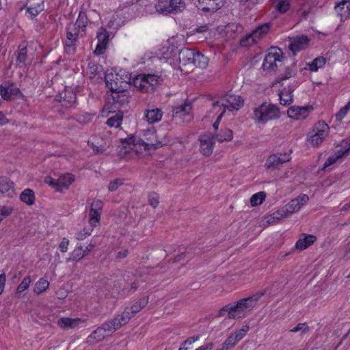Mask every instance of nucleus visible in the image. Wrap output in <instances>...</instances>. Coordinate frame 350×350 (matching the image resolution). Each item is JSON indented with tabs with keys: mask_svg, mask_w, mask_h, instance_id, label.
Wrapping results in <instances>:
<instances>
[{
	"mask_svg": "<svg viewBox=\"0 0 350 350\" xmlns=\"http://www.w3.org/2000/svg\"><path fill=\"white\" fill-rule=\"evenodd\" d=\"M264 295V291L258 292L250 297L241 299L235 305H232L237 319L243 317L246 313L250 312Z\"/></svg>",
	"mask_w": 350,
	"mask_h": 350,
	"instance_id": "f257e3e1",
	"label": "nucleus"
},
{
	"mask_svg": "<svg viewBox=\"0 0 350 350\" xmlns=\"http://www.w3.org/2000/svg\"><path fill=\"white\" fill-rule=\"evenodd\" d=\"M161 80V77L153 74H140L133 79L134 86L142 92H152Z\"/></svg>",
	"mask_w": 350,
	"mask_h": 350,
	"instance_id": "f03ea898",
	"label": "nucleus"
},
{
	"mask_svg": "<svg viewBox=\"0 0 350 350\" xmlns=\"http://www.w3.org/2000/svg\"><path fill=\"white\" fill-rule=\"evenodd\" d=\"M280 117V111L277 106L272 104L263 103L254 111L253 118L258 123L265 124L269 120Z\"/></svg>",
	"mask_w": 350,
	"mask_h": 350,
	"instance_id": "7ed1b4c3",
	"label": "nucleus"
},
{
	"mask_svg": "<svg viewBox=\"0 0 350 350\" xmlns=\"http://www.w3.org/2000/svg\"><path fill=\"white\" fill-rule=\"evenodd\" d=\"M154 8L159 14L167 15L182 12L185 3L183 0H158Z\"/></svg>",
	"mask_w": 350,
	"mask_h": 350,
	"instance_id": "20e7f679",
	"label": "nucleus"
},
{
	"mask_svg": "<svg viewBox=\"0 0 350 350\" xmlns=\"http://www.w3.org/2000/svg\"><path fill=\"white\" fill-rule=\"evenodd\" d=\"M283 53L279 48H271L265 56L262 64L265 70H275L277 68V62H281L283 59Z\"/></svg>",
	"mask_w": 350,
	"mask_h": 350,
	"instance_id": "39448f33",
	"label": "nucleus"
},
{
	"mask_svg": "<svg viewBox=\"0 0 350 350\" xmlns=\"http://www.w3.org/2000/svg\"><path fill=\"white\" fill-rule=\"evenodd\" d=\"M192 105L185 102L173 109L172 118L179 122H189L191 120Z\"/></svg>",
	"mask_w": 350,
	"mask_h": 350,
	"instance_id": "423d86ee",
	"label": "nucleus"
},
{
	"mask_svg": "<svg viewBox=\"0 0 350 350\" xmlns=\"http://www.w3.org/2000/svg\"><path fill=\"white\" fill-rule=\"evenodd\" d=\"M301 208L299 202L296 198L291 200L286 205L273 213V218L278 220L287 217L293 213L298 211Z\"/></svg>",
	"mask_w": 350,
	"mask_h": 350,
	"instance_id": "0eeeda50",
	"label": "nucleus"
},
{
	"mask_svg": "<svg viewBox=\"0 0 350 350\" xmlns=\"http://www.w3.org/2000/svg\"><path fill=\"white\" fill-rule=\"evenodd\" d=\"M98 44L94 51V54L99 55L105 53L109 40V33L104 27L98 28L96 33Z\"/></svg>",
	"mask_w": 350,
	"mask_h": 350,
	"instance_id": "6e6552de",
	"label": "nucleus"
},
{
	"mask_svg": "<svg viewBox=\"0 0 350 350\" xmlns=\"http://www.w3.org/2000/svg\"><path fill=\"white\" fill-rule=\"evenodd\" d=\"M291 160L289 154H273L270 155L266 161L265 166L268 169H278L282 164Z\"/></svg>",
	"mask_w": 350,
	"mask_h": 350,
	"instance_id": "1a4fd4ad",
	"label": "nucleus"
},
{
	"mask_svg": "<svg viewBox=\"0 0 350 350\" xmlns=\"http://www.w3.org/2000/svg\"><path fill=\"white\" fill-rule=\"evenodd\" d=\"M224 105V111L239 110L243 104V100L240 96L228 94L221 98Z\"/></svg>",
	"mask_w": 350,
	"mask_h": 350,
	"instance_id": "9d476101",
	"label": "nucleus"
},
{
	"mask_svg": "<svg viewBox=\"0 0 350 350\" xmlns=\"http://www.w3.org/2000/svg\"><path fill=\"white\" fill-rule=\"evenodd\" d=\"M198 10L204 13H213L224 6V4H216L212 0H192Z\"/></svg>",
	"mask_w": 350,
	"mask_h": 350,
	"instance_id": "9b49d317",
	"label": "nucleus"
},
{
	"mask_svg": "<svg viewBox=\"0 0 350 350\" xmlns=\"http://www.w3.org/2000/svg\"><path fill=\"white\" fill-rule=\"evenodd\" d=\"M155 138L156 139L154 141L148 139V140L149 141L148 142L142 141V146H144L148 150H156L163 147V146L168 144V143L170 142V139L167 138L166 134H159L157 133L155 134Z\"/></svg>",
	"mask_w": 350,
	"mask_h": 350,
	"instance_id": "f8f14e48",
	"label": "nucleus"
},
{
	"mask_svg": "<svg viewBox=\"0 0 350 350\" xmlns=\"http://www.w3.org/2000/svg\"><path fill=\"white\" fill-rule=\"evenodd\" d=\"M200 151L206 157L210 156L213 151L215 139L211 135H205L200 137Z\"/></svg>",
	"mask_w": 350,
	"mask_h": 350,
	"instance_id": "ddd939ff",
	"label": "nucleus"
},
{
	"mask_svg": "<svg viewBox=\"0 0 350 350\" xmlns=\"http://www.w3.org/2000/svg\"><path fill=\"white\" fill-rule=\"evenodd\" d=\"M81 32V31L76 29V28H75L74 32L67 28L66 40L65 41V50L67 53H75L76 42L78 40V37Z\"/></svg>",
	"mask_w": 350,
	"mask_h": 350,
	"instance_id": "4468645a",
	"label": "nucleus"
},
{
	"mask_svg": "<svg viewBox=\"0 0 350 350\" xmlns=\"http://www.w3.org/2000/svg\"><path fill=\"white\" fill-rule=\"evenodd\" d=\"M309 39L306 36L301 35L291 38L289 49L294 54L304 49L308 45Z\"/></svg>",
	"mask_w": 350,
	"mask_h": 350,
	"instance_id": "2eb2a0df",
	"label": "nucleus"
},
{
	"mask_svg": "<svg viewBox=\"0 0 350 350\" xmlns=\"http://www.w3.org/2000/svg\"><path fill=\"white\" fill-rule=\"evenodd\" d=\"M310 110V107H309L293 106L288 109L287 113L289 118L299 120L306 118L308 116Z\"/></svg>",
	"mask_w": 350,
	"mask_h": 350,
	"instance_id": "dca6fc26",
	"label": "nucleus"
},
{
	"mask_svg": "<svg viewBox=\"0 0 350 350\" xmlns=\"http://www.w3.org/2000/svg\"><path fill=\"white\" fill-rule=\"evenodd\" d=\"M0 193L9 198L15 195L14 183L6 177H0Z\"/></svg>",
	"mask_w": 350,
	"mask_h": 350,
	"instance_id": "f3484780",
	"label": "nucleus"
},
{
	"mask_svg": "<svg viewBox=\"0 0 350 350\" xmlns=\"http://www.w3.org/2000/svg\"><path fill=\"white\" fill-rule=\"evenodd\" d=\"M82 322H83V321L80 318L72 319L69 317H62L58 319L57 325L62 329L66 330L68 329H74Z\"/></svg>",
	"mask_w": 350,
	"mask_h": 350,
	"instance_id": "a211bd4d",
	"label": "nucleus"
},
{
	"mask_svg": "<svg viewBox=\"0 0 350 350\" xmlns=\"http://www.w3.org/2000/svg\"><path fill=\"white\" fill-rule=\"evenodd\" d=\"M113 105L115 108L124 107L129 102V92L126 90L112 94Z\"/></svg>",
	"mask_w": 350,
	"mask_h": 350,
	"instance_id": "6ab92c4d",
	"label": "nucleus"
},
{
	"mask_svg": "<svg viewBox=\"0 0 350 350\" xmlns=\"http://www.w3.org/2000/svg\"><path fill=\"white\" fill-rule=\"evenodd\" d=\"M335 11L341 21H345L350 16V2L342 1L335 6Z\"/></svg>",
	"mask_w": 350,
	"mask_h": 350,
	"instance_id": "aec40b11",
	"label": "nucleus"
},
{
	"mask_svg": "<svg viewBox=\"0 0 350 350\" xmlns=\"http://www.w3.org/2000/svg\"><path fill=\"white\" fill-rule=\"evenodd\" d=\"M59 102L66 107H71L75 103L77 96L75 92L66 90L64 92L59 94Z\"/></svg>",
	"mask_w": 350,
	"mask_h": 350,
	"instance_id": "412c9836",
	"label": "nucleus"
},
{
	"mask_svg": "<svg viewBox=\"0 0 350 350\" xmlns=\"http://www.w3.org/2000/svg\"><path fill=\"white\" fill-rule=\"evenodd\" d=\"M271 24L270 23H264L258 26L250 35V38L255 42L258 40L264 37L270 30Z\"/></svg>",
	"mask_w": 350,
	"mask_h": 350,
	"instance_id": "4be33fe9",
	"label": "nucleus"
},
{
	"mask_svg": "<svg viewBox=\"0 0 350 350\" xmlns=\"http://www.w3.org/2000/svg\"><path fill=\"white\" fill-rule=\"evenodd\" d=\"M195 50L189 48H183L178 51V59L183 65L191 64Z\"/></svg>",
	"mask_w": 350,
	"mask_h": 350,
	"instance_id": "5701e85b",
	"label": "nucleus"
},
{
	"mask_svg": "<svg viewBox=\"0 0 350 350\" xmlns=\"http://www.w3.org/2000/svg\"><path fill=\"white\" fill-rule=\"evenodd\" d=\"M163 116V111L161 109L154 108L146 109L144 118L149 124H153L159 122Z\"/></svg>",
	"mask_w": 350,
	"mask_h": 350,
	"instance_id": "b1692460",
	"label": "nucleus"
},
{
	"mask_svg": "<svg viewBox=\"0 0 350 350\" xmlns=\"http://www.w3.org/2000/svg\"><path fill=\"white\" fill-rule=\"evenodd\" d=\"M211 136L213 137L215 141H217L219 143L230 142L233 138V132L230 129L224 128L221 129L219 133H213Z\"/></svg>",
	"mask_w": 350,
	"mask_h": 350,
	"instance_id": "393cba45",
	"label": "nucleus"
},
{
	"mask_svg": "<svg viewBox=\"0 0 350 350\" xmlns=\"http://www.w3.org/2000/svg\"><path fill=\"white\" fill-rule=\"evenodd\" d=\"M107 332L108 329L105 327V324H102L88 337V342L94 343L102 340L105 337Z\"/></svg>",
	"mask_w": 350,
	"mask_h": 350,
	"instance_id": "a878e982",
	"label": "nucleus"
},
{
	"mask_svg": "<svg viewBox=\"0 0 350 350\" xmlns=\"http://www.w3.org/2000/svg\"><path fill=\"white\" fill-rule=\"evenodd\" d=\"M75 180V177L72 174H66L59 176L57 179V191H62L63 189H66Z\"/></svg>",
	"mask_w": 350,
	"mask_h": 350,
	"instance_id": "bb28decb",
	"label": "nucleus"
},
{
	"mask_svg": "<svg viewBox=\"0 0 350 350\" xmlns=\"http://www.w3.org/2000/svg\"><path fill=\"white\" fill-rule=\"evenodd\" d=\"M304 237L299 239L296 244L295 247L300 250H304L312 245L317 240V237L312 234H304Z\"/></svg>",
	"mask_w": 350,
	"mask_h": 350,
	"instance_id": "cd10ccee",
	"label": "nucleus"
},
{
	"mask_svg": "<svg viewBox=\"0 0 350 350\" xmlns=\"http://www.w3.org/2000/svg\"><path fill=\"white\" fill-rule=\"evenodd\" d=\"M88 23L89 19L87 13L82 10L80 11L75 26L76 28H78L79 31L83 32V33H81V37L85 35V31Z\"/></svg>",
	"mask_w": 350,
	"mask_h": 350,
	"instance_id": "c85d7f7f",
	"label": "nucleus"
},
{
	"mask_svg": "<svg viewBox=\"0 0 350 350\" xmlns=\"http://www.w3.org/2000/svg\"><path fill=\"white\" fill-rule=\"evenodd\" d=\"M269 1L275 3V10L281 14L286 13L290 10V0H269Z\"/></svg>",
	"mask_w": 350,
	"mask_h": 350,
	"instance_id": "c756f323",
	"label": "nucleus"
},
{
	"mask_svg": "<svg viewBox=\"0 0 350 350\" xmlns=\"http://www.w3.org/2000/svg\"><path fill=\"white\" fill-rule=\"evenodd\" d=\"M208 59L206 56H204L201 52L195 51L191 64L201 68H204L208 65Z\"/></svg>",
	"mask_w": 350,
	"mask_h": 350,
	"instance_id": "7c9ffc66",
	"label": "nucleus"
},
{
	"mask_svg": "<svg viewBox=\"0 0 350 350\" xmlns=\"http://www.w3.org/2000/svg\"><path fill=\"white\" fill-rule=\"evenodd\" d=\"M105 327L108 329V332H113L119 329L121 326L124 324L122 323V321L120 317V315L116 317L114 319L109 321H107L104 323Z\"/></svg>",
	"mask_w": 350,
	"mask_h": 350,
	"instance_id": "2f4dec72",
	"label": "nucleus"
},
{
	"mask_svg": "<svg viewBox=\"0 0 350 350\" xmlns=\"http://www.w3.org/2000/svg\"><path fill=\"white\" fill-rule=\"evenodd\" d=\"M280 104L282 105H289L293 103L292 91L284 89L279 94Z\"/></svg>",
	"mask_w": 350,
	"mask_h": 350,
	"instance_id": "473e14b6",
	"label": "nucleus"
},
{
	"mask_svg": "<svg viewBox=\"0 0 350 350\" xmlns=\"http://www.w3.org/2000/svg\"><path fill=\"white\" fill-rule=\"evenodd\" d=\"M20 198L27 205H32L35 202L34 192L30 189H26L21 193Z\"/></svg>",
	"mask_w": 350,
	"mask_h": 350,
	"instance_id": "72a5a7b5",
	"label": "nucleus"
},
{
	"mask_svg": "<svg viewBox=\"0 0 350 350\" xmlns=\"http://www.w3.org/2000/svg\"><path fill=\"white\" fill-rule=\"evenodd\" d=\"M123 114L120 111L118 113L109 118L107 120V124L110 127H119L122 121Z\"/></svg>",
	"mask_w": 350,
	"mask_h": 350,
	"instance_id": "f704fd0d",
	"label": "nucleus"
},
{
	"mask_svg": "<svg viewBox=\"0 0 350 350\" xmlns=\"http://www.w3.org/2000/svg\"><path fill=\"white\" fill-rule=\"evenodd\" d=\"M148 302V297H144L138 301L135 302L130 308H129L132 314L134 315L139 312L143 308H144Z\"/></svg>",
	"mask_w": 350,
	"mask_h": 350,
	"instance_id": "c9c22d12",
	"label": "nucleus"
},
{
	"mask_svg": "<svg viewBox=\"0 0 350 350\" xmlns=\"http://www.w3.org/2000/svg\"><path fill=\"white\" fill-rule=\"evenodd\" d=\"M328 130L329 126L325 122H319L315 124L313 132H314V134H318L325 138L328 134Z\"/></svg>",
	"mask_w": 350,
	"mask_h": 350,
	"instance_id": "e433bc0d",
	"label": "nucleus"
},
{
	"mask_svg": "<svg viewBox=\"0 0 350 350\" xmlns=\"http://www.w3.org/2000/svg\"><path fill=\"white\" fill-rule=\"evenodd\" d=\"M227 314L228 317L229 319H235L237 317H235V312L232 306L226 305L221 308L217 313V317H223Z\"/></svg>",
	"mask_w": 350,
	"mask_h": 350,
	"instance_id": "4c0bfd02",
	"label": "nucleus"
},
{
	"mask_svg": "<svg viewBox=\"0 0 350 350\" xmlns=\"http://www.w3.org/2000/svg\"><path fill=\"white\" fill-rule=\"evenodd\" d=\"M87 255L86 250H84L81 245L77 246L70 254V257L68 260L72 261H78L83 257Z\"/></svg>",
	"mask_w": 350,
	"mask_h": 350,
	"instance_id": "58836bf2",
	"label": "nucleus"
},
{
	"mask_svg": "<svg viewBox=\"0 0 350 350\" xmlns=\"http://www.w3.org/2000/svg\"><path fill=\"white\" fill-rule=\"evenodd\" d=\"M27 50L26 46L21 47V45H20L18 47V55H17V57L16 59V63L18 65H20V66L26 65V61H27Z\"/></svg>",
	"mask_w": 350,
	"mask_h": 350,
	"instance_id": "ea45409f",
	"label": "nucleus"
},
{
	"mask_svg": "<svg viewBox=\"0 0 350 350\" xmlns=\"http://www.w3.org/2000/svg\"><path fill=\"white\" fill-rule=\"evenodd\" d=\"M326 63V59L323 57H319L313 59V61L308 64L309 70L310 71H317L319 68L323 67Z\"/></svg>",
	"mask_w": 350,
	"mask_h": 350,
	"instance_id": "a19ab883",
	"label": "nucleus"
},
{
	"mask_svg": "<svg viewBox=\"0 0 350 350\" xmlns=\"http://www.w3.org/2000/svg\"><path fill=\"white\" fill-rule=\"evenodd\" d=\"M239 340L234 338V335L232 334L221 345V347L218 350H228L233 347Z\"/></svg>",
	"mask_w": 350,
	"mask_h": 350,
	"instance_id": "79ce46f5",
	"label": "nucleus"
},
{
	"mask_svg": "<svg viewBox=\"0 0 350 350\" xmlns=\"http://www.w3.org/2000/svg\"><path fill=\"white\" fill-rule=\"evenodd\" d=\"M49 286V282L43 278L40 279L35 285L34 292L36 294H40L46 291Z\"/></svg>",
	"mask_w": 350,
	"mask_h": 350,
	"instance_id": "37998d69",
	"label": "nucleus"
},
{
	"mask_svg": "<svg viewBox=\"0 0 350 350\" xmlns=\"http://www.w3.org/2000/svg\"><path fill=\"white\" fill-rule=\"evenodd\" d=\"M266 198V195L263 191L256 193L252 196L250 198L251 204L254 206L262 204Z\"/></svg>",
	"mask_w": 350,
	"mask_h": 350,
	"instance_id": "c03bdc74",
	"label": "nucleus"
},
{
	"mask_svg": "<svg viewBox=\"0 0 350 350\" xmlns=\"http://www.w3.org/2000/svg\"><path fill=\"white\" fill-rule=\"evenodd\" d=\"M101 212L90 211L89 222L91 226L95 227L99 223Z\"/></svg>",
	"mask_w": 350,
	"mask_h": 350,
	"instance_id": "a18cd8bd",
	"label": "nucleus"
},
{
	"mask_svg": "<svg viewBox=\"0 0 350 350\" xmlns=\"http://www.w3.org/2000/svg\"><path fill=\"white\" fill-rule=\"evenodd\" d=\"M224 105L221 98L219 100H217L213 103L211 112L213 113H220L219 115H221V117L224 116L226 111H224Z\"/></svg>",
	"mask_w": 350,
	"mask_h": 350,
	"instance_id": "49530a36",
	"label": "nucleus"
},
{
	"mask_svg": "<svg viewBox=\"0 0 350 350\" xmlns=\"http://www.w3.org/2000/svg\"><path fill=\"white\" fill-rule=\"evenodd\" d=\"M13 85H8V87H3L1 85L0 93L1 97L5 100H9L11 98L12 94Z\"/></svg>",
	"mask_w": 350,
	"mask_h": 350,
	"instance_id": "de8ad7c7",
	"label": "nucleus"
},
{
	"mask_svg": "<svg viewBox=\"0 0 350 350\" xmlns=\"http://www.w3.org/2000/svg\"><path fill=\"white\" fill-rule=\"evenodd\" d=\"M43 10V7L40 4H37L35 6L29 7L27 9V13L33 18L38 16Z\"/></svg>",
	"mask_w": 350,
	"mask_h": 350,
	"instance_id": "09e8293b",
	"label": "nucleus"
},
{
	"mask_svg": "<svg viewBox=\"0 0 350 350\" xmlns=\"http://www.w3.org/2000/svg\"><path fill=\"white\" fill-rule=\"evenodd\" d=\"M122 83L121 81H115V83H109V84L106 85L107 87L112 92V94H116V92H120L122 91L125 90L120 83Z\"/></svg>",
	"mask_w": 350,
	"mask_h": 350,
	"instance_id": "8fccbe9b",
	"label": "nucleus"
},
{
	"mask_svg": "<svg viewBox=\"0 0 350 350\" xmlns=\"http://www.w3.org/2000/svg\"><path fill=\"white\" fill-rule=\"evenodd\" d=\"M310 330V327L306 325V323H298L295 327L290 329V332L295 333L301 332L302 334L307 333Z\"/></svg>",
	"mask_w": 350,
	"mask_h": 350,
	"instance_id": "3c124183",
	"label": "nucleus"
},
{
	"mask_svg": "<svg viewBox=\"0 0 350 350\" xmlns=\"http://www.w3.org/2000/svg\"><path fill=\"white\" fill-rule=\"evenodd\" d=\"M123 183H124L123 179H120V178L115 179L109 183V186H108V190L111 192L116 191L119 188V187H120L121 185H123Z\"/></svg>",
	"mask_w": 350,
	"mask_h": 350,
	"instance_id": "603ef678",
	"label": "nucleus"
},
{
	"mask_svg": "<svg viewBox=\"0 0 350 350\" xmlns=\"http://www.w3.org/2000/svg\"><path fill=\"white\" fill-rule=\"evenodd\" d=\"M30 282L31 278L29 276H26L25 278H24L21 283L18 285L17 288V293H20L27 290L29 288Z\"/></svg>",
	"mask_w": 350,
	"mask_h": 350,
	"instance_id": "864d4df0",
	"label": "nucleus"
},
{
	"mask_svg": "<svg viewBox=\"0 0 350 350\" xmlns=\"http://www.w3.org/2000/svg\"><path fill=\"white\" fill-rule=\"evenodd\" d=\"M324 139H325V137H323L318 134L314 133L313 135H312L310 137L308 140L310 141V144L312 146H318L323 142Z\"/></svg>",
	"mask_w": 350,
	"mask_h": 350,
	"instance_id": "5fc2aeb1",
	"label": "nucleus"
},
{
	"mask_svg": "<svg viewBox=\"0 0 350 350\" xmlns=\"http://www.w3.org/2000/svg\"><path fill=\"white\" fill-rule=\"evenodd\" d=\"M148 202L153 208H156L159 204V195L155 192H151L148 195Z\"/></svg>",
	"mask_w": 350,
	"mask_h": 350,
	"instance_id": "6e6d98bb",
	"label": "nucleus"
},
{
	"mask_svg": "<svg viewBox=\"0 0 350 350\" xmlns=\"http://www.w3.org/2000/svg\"><path fill=\"white\" fill-rule=\"evenodd\" d=\"M297 68L296 65L293 64L291 66L287 67L282 79H288L296 74Z\"/></svg>",
	"mask_w": 350,
	"mask_h": 350,
	"instance_id": "4d7b16f0",
	"label": "nucleus"
},
{
	"mask_svg": "<svg viewBox=\"0 0 350 350\" xmlns=\"http://www.w3.org/2000/svg\"><path fill=\"white\" fill-rule=\"evenodd\" d=\"M249 329L250 327L248 325H243L239 330L232 334L234 335V338H237V340L239 341L245 336Z\"/></svg>",
	"mask_w": 350,
	"mask_h": 350,
	"instance_id": "13d9d810",
	"label": "nucleus"
},
{
	"mask_svg": "<svg viewBox=\"0 0 350 350\" xmlns=\"http://www.w3.org/2000/svg\"><path fill=\"white\" fill-rule=\"evenodd\" d=\"M199 338V336L189 338L182 343L180 347L179 348V350H187V346H189L190 345L198 340Z\"/></svg>",
	"mask_w": 350,
	"mask_h": 350,
	"instance_id": "bf43d9fd",
	"label": "nucleus"
},
{
	"mask_svg": "<svg viewBox=\"0 0 350 350\" xmlns=\"http://www.w3.org/2000/svg\"><path fill=\"white\" fill-rule=\"evenodd\" d=\"M133 314L129 308H126L125 310L122 312L120 317L122 321V323L124 325L129 322V321L131 319Z\"/></svg>",
	"mask_w": 350,
	"mask_h": 350,
	"instance_id": "052dcab7",
	"label": "nucleus"
},
{
	"mask_svg": "<svg viewBox=\"0 0 350 350\" xmlns=\"http://www.w3.org/2000/svg\"><path fill=\"white\" fill-rule=\"evenodd\" d=\"M120 141L122 144L142 145L143 140L140 139L137 142H135V136L131 135L129 136L128 137H126L124 139H121Z\"/></svg>",
	"mask_w": 350,
	"mask_h": 350,
	"instance_id": "680f3d73",
	"label": "nucleus"
},
{
	"mask_svg": "<svg viewBox=\"0 0 350 350\" xmlns=\"http://www.w3.org/2000/svg\"><path fill=\"white\" fill-rule=\"evenodd\" d=\"M106 85L109 84V83H115V81H119L118 75L117 74L113 73H107L105 76Z\"/></svg>",
	"mask_w": 350,
	"mask_h": 350,
	"instance_id": "e2e57ef3",
	"label": "nucleus"
},
{
	"mask_svg": "<svg viewBox=\"0 0 350 350\" xmlns=\"http://www.w3.org/2000/svg\"><path fill=\"white\" fill-rule=\"evenodd\" d=\"M349 109H350V107H347V105L341 108L340 110L336 114V120L337 121H340L346 116Z\"/></svg>",
	"mask_w": 350,
	"mask_h": 350,
	"instance_id": "0e129e2a",
	"label": "nucleus"
},
{
	"mask_svg": "<svg viewBox=\"0 0 350 350\" xmlns=\"http://www.w3.org/2000/svg\"><path fill=\"white\" fill-rule=\"evenodd\" d=\"M91 146L98 154L104 152L109 148V145H107V143H103L100 146L94 145L92 143Z\"/></svg>",
	"mask_w": 350,
	"mask_h": 350,
	"instance_id": "69168bd1",
	"label": "nucleus"
},
{
	"mask_svg": "<svg viewBox=\"0 0 350 350\" xmlns=\"http://www.w3.org/2000/svg\"><path fill=\"white\" fill-rule=\"evenodd\" d=\"M103 208V202L101 200H94L90 207V210L96 211H102Z\"/></svg>",
	"mask_w": 350,
	"mask_h": 350,
	"instance_id": "338daca9",
	"label": "nucleus"
},
{
	"mask_svg": "<svg viewBox=\"0 0 350 350\" xmlns=\"http://www.w3.org/2000/svg\"><path fill=\"white\" fill-rule=\"evenodd\" d=\"M69 245V240L66 238H63L61 243H59V248L62 252H66L68 250V246Z\"/></svg>",
	"mask_w": 350,
	"mask_h": 350,
	"instance_id": "774afa93",
	"label": "nucleus"
}]
</instances>
